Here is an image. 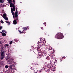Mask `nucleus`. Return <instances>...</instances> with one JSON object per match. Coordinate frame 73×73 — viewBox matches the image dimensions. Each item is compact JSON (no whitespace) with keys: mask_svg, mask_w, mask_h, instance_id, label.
<instances>
[{"mask_svg":"<svg viewBox=\"0 0 73 73\" xmlns=\"http://www.w3.org/2000/svg\"><path fill=\"white\" fill-rule=\"evenodd\" d=\"M55 37L58 39H62L64 38L63 34L61 33H58L56 35Z\"/></svg>","mask_w":73,"mask_h":73,"instance_id":"nucleus-1","label":"nucleus"},{"mask_svg":"<svg viewBox=\"0 0 73 73\" xmlns=\"http://www.w3.org/2000/svg\"><path fill=\"white\" fill-rule=\"evenodd\" d=\"M53 65V64H47V67L48 68H49L50 69L52 70V69H55V68L54 67Z\"/></svg>","mask_w":73,"mask_h":73,"instance_id":"nucleus-2","label":"nucleus"},{"mask_svg":"<svg viewBox=\"0 0 73 73\" xmlns=\"http://www.w3.org/2000/svg\"><path fill=\"white\" fill-rule=\"evenodd\" d=\"M16 11L15 12V17L16 18V20L17 21V22H19V20H18V18H17V17H18V12H17V7H16Z\"/></svg>","mask_w":73,"mask_h":73,"instance_id":"nucleus-3","label":"nucleus"},{"mask_svg":"<svg viewBox=\"0 0 73 73\" xmlns=\"http://www.w3.org/2000/svg\"><path fill=\"white\" fill-rule=\"evenodd\" d=\"M40 41H39L38 42V45H42L43 44H44V41H43L42 42V38H40Z\"/></svg>","mask_w":73,"mask_h":73,"instance_id":"nucleus-4","label":"nucleus"},{"mask_svg":"<svg viewBox=\"0 0 73 73\" xmlns=\"http://www.w3.org/2000/svg\"><path fill=\"white\" fill-rule=\"evenodd\" d=\"M11 13H12V15H13V18H15V13L13 12V9H12V8H11Z\"/></svg>","mask_w":73,"mask_h":73,"instance_id":"nucleus-5","label":"nucleus"},{"mask_svg":"<svg viewBox=\"0 0 73 73\" xmlns=\"http://www.w3.org/2000/svg\"><path fill=\"white\" fill-rule=\"evenodd\" d=\"M29 27H25L23 28V29L24 31V32H25V30H27V29H29Z\"/></svg>","mask_w":73,"mask_h":73,"instance_id":"nucleus-6","label":"nucleus"},{"mask_svg":"<svg viewBox=\"0 0 73 73\" xmlns=\"http://www.w3.org/2000/svg\"><path fill=\"white\" fill-rule=\"evenodd\" d=\"M1 52H2L1 53V56H4V53H5V52L4 51V50L2 49L1 50Z\"/></svg>","mask_w":73,"mask_h":73,"instance_id":"nucleus-7","label":"nucleus"},{"mask_svg":"<svg viewBox=\"0 0 73 73\" xmlns=\"http://www.w3.org/2000/svg\"><path fill=\"white\" fill-rule=\"evenodd\" d=\"M41 55L43 56V57H44V56H46V53L45 52H44L41 53Z\"/></svg>","mask_w":73,"mask_h":73,"instance_id":"nucleus-8","label":"nucleus"},{"mask_svg":"<svg viewBox=\"0 0 73 73\" xmlns=\"http://www.w3.org/2000/svg\"><path fill=\"white\" fill-rule=\"evenodd\" d=\"M10 6L11 8H12V7H15L14 4H13L12 3H11L10 4Z\"/></svg>","mask_w":73,"mask_h":73,"instance_id":"nucleus-9","label":"nucleus"},{"mask_svg":"<svg viewBox=\"0 0 73 73\" xmlns=\"http://www.w3.org/2000/svg\"><path fill=\"white\" fill-rule=\"evenodd\" d=\"M13 24L16 25L17 24V21H16V19H14V20L13 21Z\"/></svg>","mask_w":73,"mask_h":73,"instance_id":"nucleus-10","label":"nucleus"},{"mask_svg":"<svg viewBox=\"0 0 73 73\" xmlns=\"http://www.w3.org/2000/svg\"><path fill=\"white\" fill-rule=\"evenodd\" d=\"M59 61V60H58L57 59H56L55 60V62H54V64L55 63H56V62H59V61Z\"/></svg>","mask_w":73,"mask_h":73,"instance_id":"nucleus-11","label":"nucleus"},{"mask_svg":"<svg viewBox=\"0 0 73 73\" xmlns=\"http://www.w3.org/2000/svg\"><path fill=\"white\" fill-rule=\"evenodd\" d=\"M52 70L48 69L47 70H46V72H47V73H50V72Z\"/></svg>","mask_w":73,"mask_h":73,"instance_id":"nucleus-12","label":"nucleus"},{"mask_svg":"<svg viewBox=\"0 0 73 73\" xmlns=\"http://www.w3.org/2000/svg\"><path fill=\"white\" fill-rule=\"evenodd\" d=\"M19 32L20 33H25V32H24V30H23V31H22V32H21V31L20 30H19Z\"/></svg>","mask_w":73,"mask_h":73,"instance_id":"nucleus-13","label":"nucleus"},{"mask_svg":"<svg viewBox=\"0 0 73 73\" xmlns=\"http://www.w3.org/2000/svg\"><path fill=\"white\" fill-rule=\"evenodd\" d=\"M49 64H54V62L53 61V60H50V63Z\"/></svg>","mask_w":73,"mask_h":73,"instance_id":"nucleus-14","label":"nucleus"},{"mask_svg":"<svg viewBox=\"0 0 73 73\" xmlns=\"http://www.w3.org/2000/svg\"><path fill=\"white\" fill-rule=\"evenodd\" d=\"M50 57L49 56H47L46 58L47 60H50Z\"/></svg>","mask_w":73,"mask_h":73,"instance_id":"nucleus-15","label":"nucleus"},{"mask_svg":"<svg viewBox=\"0 0 73 73\" xmlns=\"http://www.w3.org/2000/svg\"><path fill=\"white\" fill-rule=\"evenodd\" d=\"M7 1L9 3H12V0H7Z\"/></svg>","mask_w":73,"mask_h":73,"instance_id":"nucleus-16","label":"nucleus"},{"mask_svg":"<svg viewBox=\"0 0 73 73\" xmlns=\"http://www.w3.org/2000/svg\"><path fill=\"white\" fill-rule=\"evenodd\" d=\"M2 35L3 36H6V34L4 33H2Z\"/></svg>","mask_w":73,"mask_h":73,"instance_id":"nucleus-17","label":"nucleus"},{"mask_svg":"<svg viewBox=\"0 0 73 73\" xmlns=\"http://www.w3.org/2000/svg\"><path fill=\"white\" fill-rule=\"evenodd\" d=\"M42 57V56L41 55H38V58H41Z\"/></svg>","mask_w":73,"mask_h":73,"instance_id":"nucleus-18","label":"nucleus"},{"mask_svg":"<svg viewBox=\"0 0 73 73\" xmlns=\"http://www.w3.org/2000/svg\"><path fill=\"white\" fill-rule=\"evenodd\" d=\"M1 60H2L3 58H4V56H1Z\"/></svg>","mask_w":73,"mask_h":73,"instance_id":"nucleus-19","label":"nucleus"},{"mask_svg":"<svg viewBox=\"0 0 73 73\" xmlns=\"http://www.w3.org/2000/svg\"><path fill=\"white\" fill-rule=\"evenodd\" d=\"M4 19H5L6 20H8V18L7 17H4Z\"/></svg>","mask_w":73,"mask_h":73,"instance_id":"nucleus-20","label":"nucleus"},{"mask_svg":"<svg viewBox=\"0 0 73 73\" xmlns=\"http://www.w3.org/2000/svg\"><path fill=\"white\" fill-rule=\"evenodd\" d=\"M59 62H62V59H60V60L59 59Z\"/></svg>","mask_w":73,"mask_h":73,"instance_id":"nucleus-21","label":"nucleus"},{"mask_svg":"<svg viewBox=\"0 0 73 73\" xmlns=\"http://www.w3.org/2000/svg\"><path fill=\"white\" fill-rule=\"evenodd\" d=\"M49 56H50V57L51 58H53V55H52V54H51L50 55H49Z\"/></svg>","mask_w":73,"mask_h":73,"instance_id":"nucleus-22","label":"nucleus"},{"mask_svg":"<svg viewBox=\"0 0 73 73\" xmlns=\"http://www.w3.org/2000/svg\"><path fill=\"white\" fill-rule=\"evenodd\" d=\"M12 66H13V64H12L10 66H9V68L10 69H12Z\"/></svg>","mask_w":73,"mask_h":73,"instance_id":"nucleus-23","label":"nucleus"},{"mask_svg":"<svg viewBox=\"0 0 73 73\" xmlns=\"http://www.w3.org/2000/svg\"><path fill=\"white\" fill-rule=\"evenodd\" d=\"M12 9H13V11H15V7H13Z\"/></svg>","mask_w":73,"mask_h":73,"instance_id":"nucleus-24","label":"nucleus"},{"mask_svg":"<svg viewBox=\"0 0 73 73\" xmlns=\"http://www.w3.org/2000/svg\"><path fill=\"white\" fill-rule=\"evenodd\" d=\"M8 62H9V64H11L12 62L11 61L9 60H8Z\"/></svg>","mask_w":73,"mask_h":73,"instance_id":"nucleus-25","label":"nucleus"},{"mask_svg":"<svg viewBox=\"0 0 73 73\" xmlns=\"http://www.w3.org/2000/svg\"><path fill=\"white\" fill-rule=\"evenodd\" d=\"M6 23H8L9 25H10V22L8 21H6Z\"/></svg>","mask_w":73,"mask_h":73,"instance_id":"nucleus-26","label":"nucleus"},{"mask_svg":"<svg viewBox=\"0 0 73 73\" xmlns=\"http://www.w3.org/2000/svg\"><path fill=\"white\" fill-rule=\"evenodd\" d=\"M36 50L37 51H38V52H40V51H41V50H40L38 48H37L36 49Z\"/></svg>","mask_w":73,"mask_h":73,"instance_id":"nucleus-27","label":"nucleus"},{"mask_svg":"<svg viewBox=\"0 0 73 73\" xmlns=\"http://www.w3.org/2000/svg\"><path fill=\"white\" fill-rule=\"evenodd\" d=\"M5 68H6L7 69V68H8V67H9V66H8L6 65L5 66Z\"/></svg>","mask_w":73,"mask_h":73,"instance_id":"nucleus-28","label":"nucleus"},{"mask_svg":"<svg viewBox=\"0 0 73 73\" xmlns=\"http://www.w3.org/2000/svg\"><path fill=\"white\" fill-rule=\"evenodd\" d=\"M7 16L6 14H4L3 15V16L4 17H5Z\"/></svg>","mask_w":73,"mask_h":73,"instance_id":"nucleus-29","label":"nucleus"},{"mask_svg":"<svg viewBox=\"0 0 73 73\" xmlns=\"http://www.w3.org/2000/svg\"><path fill=\"white\" fill-rule=\"evenodd\" d=\"M0 22L2 24H4V22H3V21L2 20H1Z\"/></svg>","mask_w":73,"mask_h":73,"instance_id":"nucleus-30","label":"nucleus"},{"mask_svg":"<svg viewBox=\"0 0 73 73\" xmlns=\"http://www.w3.org/2000/svg\"><path fill=\"white\" fill-rule=\"evenodd\" d=\"M67 26L68 27H70V24H68L67 25Z\"/></svg>","mask_w":73,"mask_h":73,"instance_id":"nucleus-31","label":"nucleus"},{"mask_svg":"<svg viewBox=\"0 0 73 73\" xmlns=\"http://www.w3.org/2000/svg\"><path fill=\"white\" fill-rule=\"evenodd\" d=\"M50 48H48V49H49V50H52V47L50 46L49 47Z\"/></svg>","mask_w":73,"mask_h":73,"instance_id":"nucleus-32","label":"nucleus"},{"mask_svg":"<svg viewBox=\"0 0 73 73\" xmlns=\"http://www.w3.org/2000/svg\"><path fill=\"white\" fill-rule=\"evenodd\" d=\"M44 25H45V26H46V23L44 22Z\"/></svg>","mask_w":73,"mask_h":73,"instance_id":"nucleus-33","label":"nucleus"},{"mask_svg":"<svg viewBox=\"0 0 73 73\" xmlns=\"http://www.w3.org/2000/svg\"><path fill=\"white\" fill-rule=\"evenodd\" d=\"M2 28H3V27L2 26L0 27V30H1V29H2Z\"/></svg>","mask_w":73,"mask_h":73,"instance_id":"nucleus-34","label":"nucleus"},{"mask_svg":"<svg viewBox=\"0 0 73 73\" xmlns=\"http://www.w3.org/2000/svg\"><path fill=\"white\" fill-rule=\"evenodd\" d=\"M12 41H11V42H10V44L11 45V44H12Z\"/></svg>","mask_w":73,"mask_h":73,"instance_id":"nucleus-35","label":"nucleus"},{"mask_svg":"<svg viewBox=\"0 0 73 73\" xmlns=\"http://www.w3.org/2000/svg\"><path fill=\"white\" fill-rule=\"evenodd\" d=\"M35 65H38V66H39V65H40V64H37V63H36V64H35Z\"/></svg>","mask_w":73,"mask_h":73,"instance_id":"nucleus-36","label":"nucleus"},{"mask_svg":"<svg viewBox=\"0 0 73 73\" xmlns=\"http://www.w3.org/2000/svg\"><path fill=\"white\" fill-rule=\"evenodd\" d=\"M3 0H0V3H1Z\"/></svg>","mask_w":73,"mask_h":73,"instance_id":"nucleus-37","label":"nucleus"},{"mask_svg":"<svg viewBox=\"0 0 73 73\" xmlns=\"http://www.w3.org/2000/svg\"><path fill=\"white\" fill-rule=\"evenodd\" d=\"M5 32V30H3L2 31V32Z\"/></svg>","mask_w":73,"mask_h":73,"instance_id":"nucleus-38","label":"nucleus"},{"mask_svg":"<svg viewBox=\"0 0 73 73\" xmlns=\"http://www.w3.org/2000/svg\"><path fill=\"white\" fill-rule=\"evenodd\" d=\"M40 28H41V29H42V30H43V27H41Z\"/></svg>","mask_w":73,"mask_h":73,"instance_id":"nucleus-39","label":"nucleus"},{"mask_svg":"<svg viewBox=\"0 0 73 73\" xmlns=\"http://www.w3.org/2000/svg\"><path fill=\"white\" fill-rule=\"evenodd\" d=\"M6 46H8V44H6Z\"/></svg>","mask_w":73,"mask_h":73,"instance_id":"nucleus-40","label":"nucleus"},{"mask_svg":"<svg viewBox=\"0 0 73 73\" xmlns=\"http://www.w3.org/2000/svg\"><path fill=\"white\" fill-rule=\"evenodd\" d=\"M8 60V58L6 59V60L7 61Z\"/></svg>","mask_w":73,"mask_h":73,"instance_id":"nucleus-41","label":"nucleus"},{"mask_svg":"<svg viewBox=\"0 0 73 73\" xmlns=\"http://www.w3.org/2000/svg\"><path fill=\"white\" fill-rule=\"evenodd\" d=\"M13 3H15V0H13Z\"/></svg>","mask_w":73,"mask_h":73,"instance_id":"nucleus-42","label":"nucleus"},{"mask_svg":"<svg viewBox=\"0 0 73 73\" xmlns=\"http://www.w3.org/2000/svg\"><path fill=\"white\" fill-rule=\"evenodd\" d=\"M44 70H45V68H44Z\"/></svg>","mask_w":73,"mask_h":73,"instance_id":"nucleus-43","label":"nucleus"},{"mask_svg":"<svg viewBox=\"0 0 73 73\" xmlns=\"http://www.w3.org/2000/svg\"><path fill=\"white\" fill-rule=\"evenodd\" d=\"M0 44H1V41H0Z\"/></svg>","mask_w":73,"mask_h":73,"instance_id":"nucleus-44","label":"nucleus"},{"mask_svg":"<svg viewBox=\"0 0 73 73\" xmlns=\"http://www.w3.org/2000/svg\"><path fill=\"white\" fill-rule=\"evenodd\" d=\"M1 33H2V32H1Z\"/></svg>","mask_w":73,"mask_h":73,"instance_id":"nucleus-45","label":"nucleus"},{"mask_svg":"<svg viewBox=\"0 0 73 73\" xmlns=\"http://www.w3.org/2000/svg\"><path fill=\"white\" fill-rule=\"evenodd\" d=\"M35 53H36V52H35Z\"/></svg>","mask_w":73,"mask_h":73,"instance_id":"nucleus-46","label":"nucleus"},{"mask_svg":"<svg viewBox=\"0 0 73 73\" xmlns=\"http://www.w3.org/2000/svg\"><path fill=\"white\" fill-rule=\"evenodd\" d=\"M54 52V51L53 52Z\"/></svg>","mask_w":73,"mask_h":73,"instance_id":"nucleus-47","label":"nucleus"}]
</instances>
